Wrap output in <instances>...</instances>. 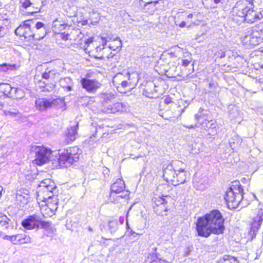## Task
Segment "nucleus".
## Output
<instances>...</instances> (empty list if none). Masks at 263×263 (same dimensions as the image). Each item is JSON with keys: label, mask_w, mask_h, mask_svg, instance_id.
Returning <instances> with one entry per match:
<instances>
[{"label": "nucleus", "mask_w": 263, "mask_h": 263, "mask_svg": "<svg viewBox=\"0 0 263 263\" xmlns=\"http://www.w3.org/2000/svg\"><path fill=\"white\" fill-rule=\"evenodd\" d=\"M153 202L154 203V206H159L161 204H165L166 203L165 199L163 197H158V198L155 197L153 199Z\"/></svg>", "instance_id": "a19ab883"}, {"label": "nucleus", "mask_w": 263, "mask_h": 263, "mask_svg": "<svg viewBox=\"0 0 263 263\" xmlns=\"http://www.w3.org/2000/svg\"><path fill=\"white\" fill-rule=\"evenodd\" d=\"M21 195L18 194V193L17 194V198H18V197H21Z\"/></svg>", "instance_id": "e2e57ef3"}, {"label": "nucleus", "mask_w": 263, "mask_h": 263, "mask_svg": "<svg viewBox=\"0 0 263 263\" xmlns=\"http://www.w3.org/2000/svg\"><path fill=\"white\" fill-rule=\"evenodd\" d=\"M249 2L255 6V5L260 6L259 10H263V0H250Z\"/></svg>", "instance_id": "49530a36"}, {"label": "nucleus", "mask_w": 263, "mask_h": 263, "mask_svg": "<svg viewBox=\"0 0 263 263\" xmlns=\"http://www.w3.org/2000/svg\"><path fill=\"white\" fill-rule=\"evenodd\" d=\"M254 33H256V36L260 38V43L263 40V24H259L254 28H252Z\"/></svg>", "instance_id": "c85d7f7f"}, {"label": "nucleus", "mask_w": 263, "mask_h": 263, "mask_svg": "<svg viewBox=\"0 0 263 263\" xmlns=\"http://www.w3.org/2000/svg\"><path fill=\"white\" fill-rule=\"evenodd\" d=\"M57 76H59V73L55 72L53 70H46V71L42 73V77L44 79L53 81Z\"/></svg>", "instance_id": "a878e982"}, {"label": "nucleus", "mask_w": 263, "mask_h": 263, "mask_svg": "<svg viewBox=\"0 0 263 263\" xmlns=\"http://www.w3.org/2000/svg\"><path fill=\"white\" fill-rule=\"evenodd\" d=\"M139 76L137 73L134 72L130 74L128 72L126 73V79L121 82L120 85L117 87L118 91L121 93L125 92L123 90V89L127 88L128 89H132L135 87L139 80Z\"/></svg>", "instance_id": "423d86ee"}, {"label": "nucleus", "mask_w": 263, "mask_h": 263, "mask_svg": "<svg viewBox=\"0 0 263 263\" xmlns=\"http://www.w3.org/2000/svg\"><path fill=\"white\" fill-rule=\"evenodd\" d=\"M35 28L36 30H39L41 29H42L43 32L42 35H40L38 37H36L35 39H39V40L40 39H43L45 35V34H44V32L46 30L45 25L43 23H42V22H39L36 23V24H35Z\"/></svg>", "instance_id": "58836bf2"}, {"label": "nucleus", "mask_w": 263, "mask_h": 263, "mask_svg": "<svg viewBox=\"0 0 263 263\" xmlns=\"http://www.w3.org/2000/svg\"><path fill=\"white\" fill-rule=\"evenodd\" d=\"M99 59H103V57H101L99 58Z\"/></svg>", "instance_id": "0e129e2a"}, {"label": "nucleus", "mask_w": 263, "mask_h": 263, "mask_svg": "<svg viewBox=\"0 0 263 263\" xmlns=\"http://www.w3.org/2000/svg\"><path fill=\"white\" fill-rule=\"evenodd\" d=\"M164 102L166 104H168L171 102V99L170 98H166L164 100Z\"/></svg>", "instance_id": "6e6d98bb"}, {"label": "nucleus", "mask_w": 263, "mask_h": 263, "mask_svg": "<svg viewBox=\"0 0 263 263\" xmlns=\"http://www.w3.org/2000/svg\"><path fill=\"white\" fill-rule=\"evenodd\" d=\"M106 42H107V41H106V40H105L104 44H106Z\"/></svg>", "instance_id": "69168bd1"}, {"label": "nucleus", "mask_w": 263, "mask_h": 263, "mask_svg": "<svg viewBox=\"0 0 263 263\" xmlns=\"http://www.w3.org/2000/svg\"><path fill=\"white\" fill-rule=\"evenodd\" d=\"M3 190V188L2 186L0 185V198L2 196V191Z\"/></svg>", "instance_id": "13d9d810"}, {"label": "nucleus", "mask_w": 263, "mask_h": 263, "mask_svg": "<svg viewBox=\"0 0 263 263\" xmlns=\"http://www.w3.org/2000/svg\"><path fill=\"white\" fill-rule=\"evenodd\" d=\"M92 40L91 39H88V40H87V41L86 42V43L87 44H89V43H92Z\"/></svg>", "instance_id": "4d7b16f0"}, {"label": "nucleus", "mask_w": 263, "mask_h": 263, "mask_svg": "<svg viewBox=\"0 0 263 263\" xmlns=\"http://www.w3.org/2000/svg\"><path fill=\"white\" fill-rule=\"evenodd\" d=\"M16 69L15 64L3 63L0 64V71L6 72L8 70H12Z\"/></svg>", "instance_id": "72a5a7b5"}, {"label": "nucleus", "mask_w": 263, "mask_h": 263, "mask_svg": "<svg viewBox=\"0 0 263 263\" xmlns=\"http://www.w3.org/2000/svg\"><path fill=\"white\" fill-rule=\"evenodd\" d=\"M60 37L63 40L66 41L68 40L69 34L68 33H61L59 34Z\"/></svg>", "instance_id": "09e8293b"}, {"label": "nucleus", "mask_w": 263, "mask_h": 263, "mask_svg": "<svg viewBox=\"0 0 263 263\" xmlns=\"http://www.w3.org/2000/svg\"><path fill=\"white\" fill-rule=\"evenodd\" d=\"M11 85L7 83L0 84V92L3 93L5 96L12 98L13 96V89Z\"/></svg>", "instance_id": "412c9836"}, {"label": "nucleus", "mask_w": 263, "mask_h": 263, "mask_svg": "<svg viewBox=\"0 0 263 263\" xmlns=\"http://www.w3.org/2000/svg\"><path fill=\"white\" fill-rule=\"evenodd\" d=\"M63 88H65L68 91H70L72 90V86L70 85L63 86Z\"/></svg>", "instance_id": "864d4df0"}, {"label": "nucleus", "mask_w": 263, "mask_h": 263, "mask_svg": "<svg viewBox=\"0 0 263 263\" xmlns=\"http://www.w3.org/2000/svg\"><path fill=\"white\" fill-rule=\"evenodd\" d=\"M163 176L167 182L171 181L173 182L175 180V175L176 174L177 170H175L172 164H169L167 165H164Z\"/></svg>", "instance_id": "f3484780"}, {"label": "nucleus", "mask_w": 263, "mask_h": 263, "mask_svg": "<svg viewBox=\"0 0 263 263\" xmlns=\"http://www.w3.org/2000/svg\"><path fill=\"white\" fill-rule=\"evenodd\" d=\"M242 142V140L238 136H234L230 141V145L232 149H234L237 146L239 145Z\"/></svg>", "instance_id": "2f4dec72"}, {"label": "nucleus", "mask_w": 263, "mask_h": 263, "mask_svg": "<svg viewBox=\"0 0 263 263\" xmlns=\"http://www.w3.org/2000/svg\"><path fill=\"white\" fill-rule=\"evenodd\" d=\"M8 32V28L5 25V21L0 20V37L4 36Z\"/></svg>", "instance_id": "c9c22d12"}, {"label": "nucleus", "mask_w": 263, "mask_h": 263, "mask_svg": "<svg viewBox=\"0 0 263 263\" xmlns=\"http://www.w3.org/2000/svg\"><path fill=\"white\" fill-rule=\"evenodd\" d=\"M79 127V124L77 123L75 126L71 127L68 129V132L66 135V137L68 139L69 141H73L78 135L77 130Z\"/></svg>", "instance_id": "393cba45"}, {"label": "nucleus", "mask_w": 263, "mask_h": 263, "mask_svg": "<svg viewBox=\"0 0 263 263\" xmlns=\"http://www.w3.org/2000/svg\"><path fill=\"white\" fill-rule=\"evenodd\" d=\"M203 111V109L200 108L199 110V111L197 114L195 115V120L196 121V124L194 125H191L190 126H186L183 125L184 127L189 128H195L196 127H199L201 126L202 127H204L203 125L204 123H206V120L204 119L202 115V111Z\"/></svg>", "instance_id": "6ab92c4d"}, {"label": "nucleus", "mask_w": 263, "mask_h": 263, "mask_svg": "<svg viewBox=\"0 0 263 263\" xmlns=\"http://www.w3.org/2000/svg\"><path fill=\"white\" fill-rule=\"evenodd\" d=\"M126 77V73L124 75L122 73H117L114 78L112 82L117 87L120 85L122 81H124Z\"/></svg>", "instance_id": "7c9ffc66"}, {"label": "nucleus", "mask_w": 263, "mask_h": 263, "mask_svg": "<svg viewBox=\"0 0 263 263\" xmlns=\"http://www.w3.org/2000/svg\"><path fill=\"white\" fill-rule=\"evenodd\" d=\"M191 61L187 59L186 60H182V65L186 67L189 65V64L190 63Z\"/></svg>", "instance_id": "603ef678"}, {"label": "nucleus", "mask_w": 263, "mask_h": 263, "mask_svg": "<svg viewBox=\"0 0 263 263\" xmlns=\"http://www.w3.org/2000/svg\"><path fill=\"white\" fill-rule=\"evenodd\" d=\"M53 202H44L45 204H42L41 205V212L44 217H51L55 214V212L58 209L59 203L58 199L54 197Z\"/></svg>", "instance_id": "f8f14e48"}, {"label": "nucleus", "mask_w": 263, "mask_h": 263, "mask_svg": "<svg viewBox=\"0 0 263 263\" xmlns=\"http://www.w3.org/2000/svg\"><path fill=\"white\" fill-rule=\"evenodd\" d=\"M80 82L84 89L87 92L91 93L95 92L101 85V83L95 79L82 78Z\"/></svg>", "instance_id": "dca6fc26"}, {"label": "nucleus", "mask_w": 263, "mask_h": 263, "mask_svg": "<svg viewBox=\"0 0 263 263\" xmlns=\"http://www.w3.org/2000/svg\"><path fill=\"white\" fill-rule=\"evenodd\" d=\"M30 22V21H27L24 22L23 25H21L17 27L15 31V34L21 37L23 36L25 39H27L29 40L31 38L35 39V36L36 35L31 29Z\"/></svg>", "instance_id": "ddd939ff"}, {"label": "nucleus", "mask_w": 263, "mask_h": 263, "mask_svg": "<svg viewBox=\"0 0 263 263\" xmlns=\"http://www.w3.org/2000/svg\"><path fill=\"white\" fill-rule=\"evenodd\" d=\"M114 42L115 43V45L112 46L111 45H109V47L110 49L115 50L119 48H121L122 46V42L121 40L119 37H116V39L114 40Z\"/></svg>", "instance_id": "c03bdc74"}, {"label": "nucleus", "mask_w": 263, "mask_h": 263, "mask_svg": "<svg viewBox=\"0 0 263 263\" xmlns=\"http://www.w3.org/2000/svg\"><path fill=\"white\" fill-rule=\"evenodd\" d=\"M16 236L18 244H25L30 242V237L25 234H17Z\"/></svg>", "instance_id": "c756f323"}, {"label": "nucleus", "mask_w": 263, "mask_h": 263, "mask_svg": "<svg viewBox=\"0 0 263 263\" xmlns=\"http://www.w3.org/2000/svg\"><path fill=\"white\" fill-rule=\"evenodd\" d=\"M256 218L257 219L255 220L254 222L251 224V230L253 232L258 230L261 223V219H260V217H257Z\"/></svg>", "instance_id": "ea45409f"}, {"label": "nucleus", "mask_w": 263, "mask_h": 263, "mask_svg": "<svg viewBox=\"0 0 263 263\" xmlns=\"http://www.w3.org/2000/svg\"><path fill=\"white\" fill-rule=\"evenodd\" d=\"M22 8L29 10L31 14L40 12L44 5L45 0H20Z\"/></svg>", "instance_id": "1a4fd4ad"}, {"label": "nucleus", "mask_w": 263, "mask_h": 263, "mask_svg": "<svg viewBox=\"0 0 263 263\" xmlns=\"http://www.w3.org/2000/svg\"><path fill=\"white\" fill-rule=\"evenodd\" d=\"M218 263H239L238 260L231 256H224Z\"/></svg>", "instance_id": "f704fd0d"}, {"label": "nucleus", "mask_w": 263, "mask_h": 263, "mask_svg": "<svg viewBox=\"0 0 263 263\" xmlns=\"http://www.w3.org/2000/svg\"><path fill=\"white\" fill-rule=\"evenodd\" d=\"M241 4H244L245 12V22L253 23L263 17V10L259 11L253 9L254 6L248 0H241Z\"/></svg>", "instance_id": "39448f33"}, {"label": "nucleus", "mask_w": 263, "mask_h": 263, "mask_svg": "<svg viewBox=\"0 0 263 263\" xmlns=\"http://www.w3.org/2000/svg\"><path fill=\"white\" fill-rule=\"evenodd\" d=\"M61 102L60 99H47L39 98L35 101V106L40 111H45L49 108L57 106Z\"/></svg>", "instance_id": "9b49d317"}, {"label": "nucleus", "mask_w": 263, "mask_h": 263, "mask_svg": "<svg viewBox=\"0 0 263 263\" xmlns=\"http://www.w3.org/2000/svg\"><path fill=\"white\" fill-rule=\"evenodd\" d=\"M3 235V233L1 231H0V236H2Z\"/></svg>", "instance_id": "680f3d73"}, {"label": "nucleus", "mask_w": 263, "mask_h": 263, "mask_svg": "<svg viewBox=\"0 0 263 263\" xmlns=\"http://www.w3.org/2000/svg\"><path fill=\"white\" fill-rule=\"evenodd\" d=\"M224 219L221 213L214 210L204 216L198 218L196 230L198 235L208 237L211 234H222L224 230Z\"/></svg>", "instance_id": "f257e3e1"}, {"label": "nucleus", "mask_w": 263, "mask_h": 263, "mask_svg": "<svg viewBox=\"0 0 263 263\" xmlns=\"http://www.w3.org/2000/svg\"><path fill=\"white\" fill-rule=\"evenodd\" d=\"M209 3H211V6L215 7L216 5L219 4H223L226 2V0H206Z\"/></svg>", "instance_id": "de8ad7c7"}, {"label": "nucleus", "mask_w": 263, "mask_h": 263, "mask_svg": "<svg viewBox=\"0 0 263 263\" xmlns=\"http://www.w3.org/2000/svg\"><path fill=\"white\" fill-rule=\"evenodd\" d=\"M125 185L124 181L120 179H118L110 187L111 193L110 194V199L115 198V194L121 193L125 189Z\"/></svg>", "instance_id": "a211bd4d"}, {"label": "nucleus", "mask_w": 263, "mask_h": 263, "mask_svg": "<svg viewBox=\"0 0 263 263\" xmlns=\"http://www.w3.org/2000/svg\"><path fill=\"white\" fill-rule=\"evenodd\" d=\"M108 228L111 233L115 232L118 229V222L117 220H111L108 222Z\"/></svg>", "instance_id": "e433bc0d"}, {"label": "nucleus", "mask_w": 263, "mask_h": 263, "mask_svg": "<svg viewBox=\"0 0 263 263\" xmlns=\"http://www.w3.org/2000/svg\"><path fill=\"white\" fill-rule=\"evenodd\" d=\"M81 151L78 147H72L64 149L60 154L59 160V165L61 167H69L79 160Z\"/></svg>", "instance_id": "7ed1b4c3"}, {"label": "nucleus", "mask_w": 263, "mask_h": 263, "mask_svg": "<svg viewBox=\"0 0 263 263\" xmlns=\"http://www.w3.org/2000/svg\"><path fill=\"white\" fill-rule=\"evenodd\" d=\"M34 152L35 153L34 162L39 165L46 163L49 160L51 154V151L44 146H35Z\"/></svg>", "instance_id": "6e6552de"}, {"label": "nucleus", "mask_w": 263, "mask_h": 263, "mask_svg": "<svg viewBox=\"0 0 263 263\" xmlns=\"http://www.w3.org/2000/svg\"><path fill=\"white\" fill-rule=\"evenodd\" d=\"M183 16L182 14H179L177 16V18L175 21V23L177 26L179 27L180 28H184L185 27H187L188 24L186 23L185 21L180 22L179 21V18H181Z\"/></svg>", "instance_id": "79ce46f5"}, {"label": "nucleus", "mask_w": 263, "mask_h": 263, "mask_svg": "<svg viewBox=\"0 0 263 263\" xmlns=\"http://www.w3.org/2000/svg\"><path fill=\"white\" fill-rule=\"evenodd\" d=\"M11 236H9V235H5L4 237V239L7 240H9L10 241H11Z\"/></svg>", "instance_id": "5fc2aeb1"}, {"label": "nucleus", "mask_w": 263, "mask_h": 263, "mask_svg": "<svg viewBox=\"0 0 263 263\" xmlns=\"http://www.w3.org/2000/svg\"><path fill=\"white\" fill-rule=\"evenodd\" d=\"M114 95H111V94H106L104 95V100H111V99L114 98Z\"/></svg>", "instance_id": "3c124183"}, {"label": "nucleus", "mask_w": 263, "mask_h": 263, "mask_svg": "<svg viewBox=\"0 0 263 263\" xmlns=\"http://www.w3.org/2000/svg\"><path fill=\"white\" fill-rule=\"evenodd\" d=\"M57 190L56 185L51 179H47L43 180L39 185L37 187V198L43 197L49 192H55Z\"/></svg>", "instance_id": "9d476101"}, {"label": "nucleus", "mask_w": 263, "mask_h": 263, "mask_svg": "<svg viewBox=\"0 0 263 263\" xmlns=\"http://www.w3.org/2000/svg\"><path fill=\"white\" fill-rule=\"evenodd\" d=\"M186 178V175L184 170L180 168L177 171L175 175L174 181H173L172 183L176 184L183 183L185 181Z\"/></svg>", "instance_id": "aec40b11"}, {"label": "nucleus", "mask_w": 263, "mask_h": 263, "mask_svg": "<svg viewBox=\"0 0 263 263\" xmlns=\"http://www.w3.org/2000/svg\"><path fill=\"white\" fill-rule=\"evenodd\" d=\"M129 110L126 103L116 102L104 107L102 111L106 114H115L117 112H126Z\"/></svg>", "instance_id": "4468645a"}, {"label": "nucleus", "mask_w": 263, "mask_h": 263, "mask_svg": "<svg viewBox=\"0 0 263 263\" xmlns=\"http://www.w3.org/2000/svg\"><path fill=\"white\" fill-rule=\"evenodd\" d=\"M156 84L152 81L146 82L144 91L147 93V97L149 98L154 97L153 95L154 93H157L158 90L156 89Z\"/></svg>", "instance_id": "5701e85b"}, {"label": "nucleus", "mask_w": 263, "mask_h": 263, "mask_svg": "<svg viewBox=\"0 0 263 263\" xmlns=\"http://www.w3.org/2000/svg\"><path fill=\"white\" fill-rule=\"evenodd\" d=\"M245 12L244 6H240L237 3V6L234 7L231 11L232 21L236 24H240L245 21Z\"/></svg>", "instance_id": "2eb2a0df"}, {"label": "nucleus", "mask_w": 263, "mask_h": 263, "mask_svg": "<svg viewBox=\"0 0 263 263\" xmlns=\"http://www.w3.org/2000/svg\"><path fill=\"white\" fill-rule=\"evenodd\" d=\"M243 190L239 182H234L226 193L224 199L229 209H236L243 204Z\"/></svg>", "instance_id": "f03ea898"}, {"label": "nucleus", "mask_w": 263, "mask_h": 263, "mask_svg": "<svg viewBox=\"0 0 263 263\" xmlns=\"http://www.w3.org/2000/svg\"><path fill=\"white\" fill-rule=\"evenodd\" d=\"M159 1H151L146 3L143 8L144 12L148 14H153L157 10L156 6Z\"/></svg>", "instance_id": "4be33fe9"}, {"label": "nucleus", "mask_w": 263, "mask_h": 263, "mask_svg": "<svg viewBox=\"0 0 263 263\" xmlns=\"http://www.w3.org/2000/svg\"><path fill=\"white\" fill-rule=\"evenodd\" d=\"M88 231H90V232H92V231H93V230H92V228H91V227H89L88 228Z\"/></svg>", "instance_id": "bf43d9fd"}, {"label": "nucleus", "mask_w": 263, "mask_h": 263, "mask_svg": "<svg viewBox=\"0 0 263 263\" xmlns=\"http://www.w3.org/2000/svg\"><path fill=\"white\" fill-rule=\"evenodd\" d=\"M241 40L243 45L248 48H252L260 43V38L256 36V33L253 32L252 28L246 30Z\"/></svg>", "instance_id": "0eeeda50"}, {"label": "nucleus", "mask_w": 263, "mask_h": 263, "mask_svg": "<svg viewBox=\"0 0 263 263\" xmlns=\"http://www.w3.org/2000/svg\"><path fill=\"white\" fill-rule=\"evenodd\" d=\"M64 80H65V81H66V80H68V81H71L70 79V78H65V79H64Z\"/></svg>", "instance_id": "052dcab7"}, {"label": "nucleus", "mask_w": 263, "mask_h": 263, "mask_svg": "<svg viewBox=\"0 0 263 263\" xmlns=\"http://www.w3.org/2000/svg\"><path fill=\"white\" fill-rule=\"evenodd\" d=\"M194 14L193 13L189 14L185 18V22L188 24L187 26V28H189L193 26L196 25V24L192 21V18H193Z\"/></svg>", "instance_id": "37998d69"}, {"label": "nucleus", "mask_w": 263, "mask_h": 263, "mask_svg": "<svg viewBox=\"0 0 263 263\" xmlns=\"http://www.w3.org/2000/svg\"><path fill=\"white\" fill-rule=\"evenodd\" d=\"M154 210L155 212L158 215L164 216L166 215L167 208L165 204H161L159 206H154Z\"/></svg>", "instance_id": "cd10ccee"}, {"label": "nucleus", "mask_w": 263, "mask_h": 263, "mask_svg": "<svg viewBox=\"0 0 263 263\" xmlns=\"http://www.w3.org/2000/svg\"><path fill=\"white\" fill-rule=\"evenodd\" d=\"M129 195V192L128 191H126L125 192H123L120 195L116 196V195L115 194V198H111V199H109V200L111 202H120V199H125L128 197Z\"/></svg>", "instance_id": "473e14b6"}, {"label": "nucleus", "mask_w": 263, "mask_h": 263, "mask_svg": "<svg viewBox=\"0 0 263 263\" xmlns=\"http://www.w3.org/2000/svg\"><path fill=\"white\" fill-rule=\"evenodd\" d=\"M11 242L14 245H18L17 236L16 235H11Z\"/></svg>", "instance_id": "8fccbe9b"}, {"label": "nucleus", "mask_w": 263, "mask_h": 263, "mask_svg": "<svg viewBox=\"0 0 263 263\" xmlns=\"http://www.w3.org/2000/svg\"><path fill=\"white\" fill-rule=\"evenodd\" d=\"M4 115L6 116H10L11 117H15L20 115L18 111H11L10 110H5L3 111Z\"/></svg>", "instance_id": "a18cd8bd"}, {"label": "nucleus", "mask_w": 263, "mask_h": 263, "mask_svg": "<svg viewBox=\"0 0 263 263\" xmlns=\"http://www.w3.org/2000/svg\"><path fill=\"white\" fill-rule=\"evenodd\" d=\"M24 96V91L21 88H14L12 98L21 99Z\"/></svg>", "instance_id": "4c0bfd02"}, {"label": "nucleus", "mask_w": 263, "mask_h": 263, "mask_svg": "<svg viewBox=\"0 0 263 263\" xmlns=\"http://www.w3.org/2000/svg\"><path fill=\"white\" fill-rule=\"evenodd\" d=\"M22 225L26 229L32 230L48 227L50 226V223L43 220L40 215L33 214L23 220Z\"/></svg>", "instance_id": "20e7f679"}, {"label": "nucleus", "mask_w": 263, "mask_h": 263, "mask_svg": "<svg viewBox=\"0 0 263 263\" xmlns=\"http://www.w3.org/2000/svg\"><path fill=\"white\" fill-rule=\"evenodd\" d=\"M57 193V191L55 192H50L46 194L43 197H40L37 198L38 200H42L43 202H53V199L54 197H57L54 194Z\"/></svg>", "instance_id": "bb28decb"}, {"label": "nucleus", "mask_w": 263, "mask_h": 263, "mask_svg": "<svg viewBox=\"0 0 263 263\" xmlns=\"http://www.w3.org/2000/svg\"><path fill=\"white\" fill-rule=\"evenodd\" d=\"M0 225L7 230L13 229V223L5 215H0Z\"/></svg>", "instance_id": "b1692460"}]
</instances>
